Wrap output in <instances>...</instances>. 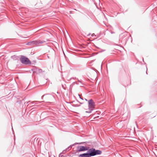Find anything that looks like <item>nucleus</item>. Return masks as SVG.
<instances>
[{
	"mask_svg": "<svg viewBox=\"0 0 157 157\" xmlns=\"http://www.w3.org/2000/svg\"><path fill=\"white\" fill-rule=\"evenodd\" d=\"M88 152L90 157L94 156L101 154V151L99 150H96L94 148H92L88 150Z\"/></svg>",
	"mask_w": 157,
	"mask_h": 157,
	"instance_id": "1",
	"label": "nucleus"
},
{
	"mask_svg": "<svg viewBox=\"0 0 157 157\" xmlns=\"http://www.w3.org/2000/svg\"><path fill=\"white\" fill-rule=\"evenodd\" d=\"M89 108V111H86V112L87 113H91L92 110L94 108V103L92 99L88 101Z\"/></svg>",
	"mask_w": 157,
	"mask_h": 157,
	"instance_id": "2",
	"label": "nucleus"
},
{
	"mask_svg": "<svg viewBox=\"0 0 157 157\" xmlns=\"http://www.w3.org/2000/svg\"><path fill=\"white\" fill-rule=\"evenodd\" d=\"M20 60L21 62L25 64H29L31 63V62L29 59L24 56H22L20 58Z\"/></svg>",
	"mask_w": 157,
	"mask_h": 157,
	"instance_id": "3",
	"label": "nucleus"
},
{
	"mask_svg": "<svg viewBox=\"0 0 157 157\" xmlns=\"http://www.w3.org/2000/svg\"><path fill=\"white\" fill-rule=\"evenodd\" d=\"M89 148L88 146H79L77 148V151L80 152L83 151L88 150Z\"/></svg>",
	"mask_w": 157,
	"mask_h": 157,
	"instance_id": "4",
	"label": "nucleus"
},
{
	"mask_svg": "<svg viewBox=\"0 0 157 157\" xmlns=\"http://www.w3.org/2000/svg\"><path fill=\"white\" fill-rule=\"evenodd\" d=\"M79 157H90L88 153H84L80 154L79 156Z\"/></svg>",
	"mask_w": 157,
	"mask_h": 157,
	"instance_id": "5",
	"label": "nucleus"
},
{
	"mask_svg": "<svg viewBox=\"0 0 157 157\" xmlns=\"http://www.w3.org/2000/svg\"><path fill=\"white\" fill-rule=\"evenodd\" d=\"M35 43V41H32V42L29 43H28V45H31L32 44H34Z\"/></svg>",
	"mask_w": 157,
	"mask_h": 157,
	"instance_id": "6",
	"label": "nucleus"
},
{
	"mask_svg": "<svg viewBox=\"0 0 157 157\" xmlns=\"http://www.w3.org/2000/svg\"><path fill=\"white\" fill-rule=\"evenodd\" d=\"M36 102L35 101H33L32 102H31V105H33V104H35V102Z\"/></svg>",
	"mask_w": 157,
	"mask_h": 157,
	"instance_id": "7",
	"label": "nucleus"
},
{
	"mask_svg": "<svg viewBox=\"0 0 157 157\" xmlns=\"http://www.w3.org/2000/svg\"><path fill=\"white\" fill-rule=\"evenodd\" d=\"M43 42H39V43H43Z\"/></svg>",
	"mask_w": 157,
	"mask_h": 157,
	"instance_id": "8",
	"label": "nucleus"
},
{
	"mask_svg": "<svg viewBox=\"0 0 157 157\" xmlns=\"http://www.w3.org/2000/svg\"><path fill=\"white\" fill-rule=\"evenodd\" d=\"M44 95H43V96H42V98H43V97H44Z\"/></svg>",
	"mask_w": 157,
	"mask_h": 157,
	"instance_id": "9",
	"label": "nucleus"
},
{
	"mask_svg": "<svg viewBox=\"0 0 157 157\" xmlns=\"http://www.w3.org/2000/svg\"><path fill=\"white\" fill-rule=\"evenodd\" d=\"M94 34H93L92 35V36H94Z\"/></svg>",
	"mask_w": 157,
	"mask_h": 157,
	"instance_id": "10",
	"label": "nucleus"
},
{
	"mask_svg": "<svg viewBox=\"0 0 157 157\" xmlns=\"http://www.w3.org/2000/svg\"><path fill=\"white\" fill-rule=\"evenodd\" d=\"M14 56H12V58H13V57Z\"/></svg>",
	"mask_w": 157,
	"mask_h": 157,
	"instance_id": "11",
	"label": "nucleus"
},
{
	"mask_svg": "<svg viewBox=\"0 0 157 157\" xmlns=\"http://www.w3.org/2000/svg\"><path fill=\"white\" fill-rule=\"evenodd\" d=\"M85 100L86 101H87V100L85 99Z\"/></svg>",
	"mask_w": 157,
	"mask_h": 157,
	"instance_id": "12",
	"label": "nucleus"
},
{
	"mask_svg": "<svg viewBox=\"0 0 157 157\" xmlns=\"http://www.w3.org/2000/svg\"><path fill=\"white\" fill-rule=\"evenodd\" d=\"M80 98L81 99H82V98H81V97H80Z\"/></svg>",
	"mask_w": 157,
	"mask_h": 157,
	"instance_id": "13",
	"label": "nucleus"
}]
</instances>
